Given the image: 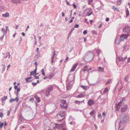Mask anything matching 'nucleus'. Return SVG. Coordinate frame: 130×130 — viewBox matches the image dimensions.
Returning <instances> with one entry per match:
<instances>
[{
  "mask_svg": "<svg viewBox=\"0 0 130 130\" xmlns=\"http://www.w3.org/2000/svg\"><path fill=\"white\" fill-rule=\"evenodd\" d=\"M95 112V111L94 110L91 111L90 113V114L91 115H92Z\"/></svg>",
  "mask_w": 130,
  "mask_h": 130,
  "instance_id": "40",
  "label": "nucleus"
},
{
  "mask_svg": "<svg viewBox=\"0 0 130 130\" xmlns=\"http://www.w3.org/2000/svg\"><path fill=\"white\" fill-rule=\"evenodd\" d=\"M91 11H92L91 9L90 8H88L85 11V12L87 14L89 13Z\"/></svg>",
  "mask_w": 130,
  "mask_h": 130,
  "instance_id": "23",
  "label": "nucleus"
},
{
  "mask_svg": "<svg viewBox=\"0 0 130 130\" xmlns=\"http://www.w3.org/2000/svg\"><path fill=\"white\" fill-rule=\"evenodd\" d=\"M18 96H17V97L15 99H14L15 101H16L17 102H18L19 101V99H18Z\"/></svg>",
  "mask_w": 130,
  "mask_h": 130,
  "instance_id": "52",
  "label": "nucleus"
},
{
  "mask_svg": "<svg viewBox=\"0 0 130 130\" xmlns=\"http://www.w3.org/2000/svg\"><path fill=\"white\" fill-rule=\"evenodd\" d=\"M4 125V123H1L0 124V128H2V126Z\"/></svg>",
  "mask_w": 130,
  "mask_h": 130,
  "instance_id": "54",
  "label": "nucleus"
},
{
  "mask_svg": "<svg viewBox=\"0 0 130 130\" xmlns=\"http://www.w3.org/2000/svg\"><path fill=\"white\" fill-rule=\"evenodd\" d=\"M66 115V111L65 110H61L58 112L56 116V117L58 119L64 117L62 119L58 120L59 121L61 122L64 119Z\"/></svg>",
  "mask_w": 130,
  "mask_h": 130,
  "instance_id": "2",
  "label": "nucleus"
},
{
  "mask_svg": "<svg viewBox=\"0 0 130 130\" xmlns=\"http://www.w3.org/2000/svg\"><path fill=\"white\" fill-rule=\"evenodd\" d=\"M78 64L77 63H76L72 67L71 69V72H73L75 70V68L77 67V66Z\"/></svg>",
  "mask_w": 130,
  "mask_h": 130,
  "instance_id": "15",
  "label": "nucleus"
},
{
  "mask_svg": "<svg viewBox=\"0 0 130 130\" xmlns=\"http://www.w3.org/2000/svg\"><path fill=\"white\" fill-rule=\"evenodd\" d=\"M11 1L12 3L15 4L20 3L21 2L20 0H11Z\"/></svg>",
  "mask_w": 130,
  "mask_h": 130,
  "instance_id": "16",
  "label": "nucleus"
},
{
  "mask_svg": "<svg viewBox=\"0 0 130 130\" xmlns=\"http://www.w3.org/2000/svg\"><path fill=\"white\" fill-rule=\"evenodd\" d=\"M91 32L94 35H96L97 34V31L95 30H92Z\"/></svg>",
  "mask_w": 130,
  "mask_h": 130,
  "instance_id": "31",
  "label": "nucleus"
},
{
  "mask_svg": "<svg viewBox=\"0 0 130 130\" xmlns=\"http://www.w3.org/2000/svg\"><path fill=\"white\" fill-rule=\"evenodd\" d=\"M123 30L124 32H128L130 31V27L127 26L123 29Z\"/></svg>",
  "mask_w": 130,
  "mask_h": 130,
  "instance_id": "10",
  "label": "nucleus"
},
{
  "mask_svg": "<svg viewBox=\"0 0 130 130\" xmlns=\"http://www.w3.org/2000/svg\"><path fill=\"white\" fill-rule=\"evenodd\" d=\"M34 100V99L33 97H31L29 100V101L31 102V103H33Z\"/></svg>",
  "mask_w": 130,
  "mask_h": 130,
  "instance_id": "35",
  "label": "nucleus"
},
{
  "mask_svg": "<svg viewBox=\"0 0 130 130\" xmlns=\"http://www.w3.org/2000/svg\"><path fill=\"white\" fill-rule=\"evenodd\" d=\"M101 51L100 50H96V53L97 54L99 55L101 53Z\"/></svg>",
  "mask_w": 130,
  "mask_h": 130,
  "instance_id": "38",
  "label": "nucleus"
},
{
  "mask_svg": "<svg viewBox=\"0 0 130 130\" xmlns=\"http://www.w3.org/2000/svg\"><path fill=\"white\" fill-rule=\"evenodd\" d=\"M85 97V95L84 94L81 93L78 94L77 96L76 97L77 98H82L84 97Z\"/></svg>",
  "mask_w": 130,
  "mask_h": 130,
  "instance_id": "20",
  "label": "nucleus"
},
{
  "mask_svg": "<svg viewBox=\"0 0 130 130\" xmlns=\"http://www.w3.org/2000/svg\"><path fill=\"white\" fill-rule=\"evenodd\" d=\"M108 91V89L107 88H106L104 90V92L105 93Z\"/></svg>",
  "mask_w": 130,
  "mask_h": 130,
  "instance_id": "43",
  "label": "nucleus"
},
{
  "mask_svg": "<svg viewBox=\"0 0 130 130\" xmlns=\"http://www.w3.org/2000/svg\"><path fill=\"white\" fill-rule=\"evenodd\" d=\"M125 98H123L122 99V100L120 101H122V103L123 102V103H124V102L125 101Z\"/></svg>",
  "mask_w": 130,
  "mask_h": 130,
  "instance_id": "50",
  "label": "nucleus"
},
{
  "mask_svg": "<svg viewBox=\"0 0 130 130\" xmlns=\"http://www.w3.org/2000/svg\"><path fill=\"white\" fill-rule=\"evenodd\" d=\"M27 78H25V79L26 81L27 82H31L32 81V80H29V79H28V80H26V79Z\"/></svg>",
  "mask_w": 130,
  "mask_h": 130,
  "instance_id": "41",
  "label": "nucleus"
},
{
  "mask_svg": "<svg viewBox=\"0 0 130 130\" xmlns=\"http://www.w3.org/2000/svg\"><path fill=\"white\" fill-rule=\"evenodd\" d=\"M92 13H93L92 11H91L90 12V13H89L87 14H86V16H90V15H91V14H92Z\"/></svg>",
  "mask_w": 130,
  "mask_h": 130,
  "instance_id": "36",
  "label": "nucleus"
},
{
  "mask_svg": "<svg viewBox=\"0 0 130 130\" xmlns=\"http://www.w3.org/2000/svg\"><path fill=\"white\" fill-rule=\"evenodd\" d=\"M87 68H88L87 66H85L84 67L83 69H82L81 71V72L82 71H83L84 72H85V71H86V70H87Z\"/></svg>",
  "mask_w": 130,
  "mask_h": 130,
  "instance_id": "25",
  "label": "nucleus"
},
{
  "mask_svg": "<svg viewBox=\"0 0 130 130\" xmlns=\"http://www.w3.org/2000/svg\"><path fill=\"white\" fill-rule=\"evenodd\" d=\"M47 78H49V77H47V76H46L45 77H44L43 78V79H47Z\"/></svg>",
  "mask_w": 130,
  "mask_h": 130,
  "instance_id": "62",
  "label": "nucleus"
},
{
  "mask_svg": "<svg viewBox=\"0 0 130 130\" xmlns=\"http://www.w3.org/2000/svg\"><path fill=\"white\" fill-rule=\"evenodd\" d=\"M94 58L93 53L89 51L86 52L83 56L84 60L86 62L91 61Z\"/></svg>",
  "mask_w": 130,
  "mask_h": 130,
  "instance_id": "1",
  "label": "nucleus"
},
{
  "mask_svg": "<svg viewBox=\"0 0 130 130\" xmlns=\"http://www.w3.org/2000/svg\"><path fill=\"white\" fill-rule=\"evenodd\" d=\"M69 79L68 80L69 82L72 83V84H73L74 83V77L73 75L69 74L68 75Z\"/></svg>",
  "mask_w": 130,
  "mask_h": 130,
  "instance_id": "6",
  "label": "nucleus"
},
{
  "mask_svg": "<svg viewBox=\"0 0 130 130\" xmlns=\"http://www.w3.org/2000/svg\"><path fill=\"white\" fill-rule=\"evenodd\" d=\"M128 35L129 34H122L120 37L121 40L123 41L124 40L126 39Z\"/></svg>",
  "mask_w": 130,
  "mask_h": 130,
  "instance_id": "9",
  "label": "nucleus"
},
{
  "mask_svg": "<svg viewBox=\"0 0 130 130\" xmlns=\"http://www.w3.org/2000/svg\"><path fill=\"white\" fill-rule=\"evenodd\" d=\"M60 106L61 107V108L63 109H67V105H62L61 104H60Z\"/></svg>",
  "mask_w": 130,
  "mask_h": 130,
  "instance_id": "24",
  "label": "nucleus"
},
{
  "mask_svg": "<svg viewBox=\"0 0 130 130\" xmlns=\"http://www.w3.org/2000/svg\"><path fill=\"white\" fill-rule=\"evenodd\" d=\"M73 5L74 6V9H75L76 7V5H75L74 3H73Z\"/></svg>",
  "mask_w": 130,
  "mask_h": 130,
  "instance_id": "58",
  "label": "nucleus"
},
{
  "mask_svg": "<svg viewBox=\"0 0 130 130\" xmlns=\"http://www.w3.org/2000/svg\"><path fill=\"white\" fill-rule=\"evenodd\" d=\"M94 102L93 100L91 99H90L88 101V104L89 106H91L92 105L94 104Z\"/></svg>",
  "mask_w": 130,
  "mask_h": 130,
  "instance_id": "13",
  "label": "nucleus"
},
{
  "mask_svg": "<svg viewBox=\"0 0 130 130\" xmlns=\"http://www.w3.org/2000/svg\"><path fill=\"white\" fill-rule=\"evenodd\" d=\"M67 5L70 6L71 5L69 3L68 1L67 0H66L65 1Z\"/></svg>",
  "mask_w": 130,
  "mask_h": 130,
  "instance_id": "47",
  "label": "nucleus"
},
{
  "mask_svg": "<svg viewBox=\"0 0 130 130\" xmlns=\"http://www.w3.org/2000/svg\"><path fill=\"white\" fill-rule=\"evenodd\" d=\"M128 107V106L127 105H124L122 107H121L120 109L121 112L123 113L126 112Z\"/></svg>",
  "mask_w": 130,
  "mask_h": 130,
  "instance_id": "7",
  "label": "nucleus"
},
{
  "mask_svg": "<svg viewBox=\"0 0 130 130\" xmlns=\"http://www.w3.org/2000/svg\"><path fill=\"white\" fill-rule=\"evenodd\" d=\"M121 121L120 120V121L119 122H118V125H116V123H115V128L117 129L118 130L120 128V124L121 123Z\"/></svg>",
  "mask_w": 130,
  "mask_h": 130,
  "instance_id": "14",
  "label": "nucleus"
},
{
  "mask_svg": "<svg viewBox=\"0 0 130 130\" xmlns=\"http://www.w3.org/2000/svg\"><path fill=\"white\" fill-rule=\"evenodd\" d=\"M32 84L33 86H36L37 84V83H36L32 82Z\"/></svg>",
  "mask_w": 130,
  "mask_h": 130,
  "instance_id": "51",
  "label": "nucleus"
},
{
  "mask_svg": "<svg viewBox=\"0 0 130 130\" xmlns=\"http://www.w3.org/2000/svg\"><path fill=\"white\" fill-rule=\"evenodd\" d=\"M18 88V86L17 85H15L14 86V88L15 89H17Z\"/></svg>",
  "mask_w": 130,
  "mask_h": 130,
  "instance_id": "64",
  "label": "nucleus"
},
{
  "mask_svg": "<svg viewBox=\"0 0 130 130\" xmlns=\"http://www.w3.org/2000/svg\"><path fill=\"white\" fill-rule=\"evenodd\" d=\"M2 15L3 17H5L7 18L9 17V14L8 12H6L4 14H3Z\"/></svg>",
  "mask_w": 130,
  "mask_h": 130,
  "instance_id": "22",
  "label": "nucleus"
},
{
  "mask_svg": "<svg viewBox=\"0 0 130 130\" xmlns=\"http://www.w3.org/2000/svg\"><path fill=\"white\" fill-rule=\"evenodd\" d=\"M5 68H6V67L5 66V65H4L3 66V71L2 72V73H3V72L4 71H5Z\"/></svg>",
  "mask_w": 130,
  "mask_h": 130,
  "instance_id": "48",
  "label": "nucleus"
},
{
  "mask_svg": "<svg viewBox=\"0 0 130 130\" xmlns=\"http://www.w3.org/2000/svg\"><path fill=\"white\" fill-rule=\"evenodd\" d=\"M60 102L62 105H67L66 101L65 100H61L60 101Z\"/></svg>",
  "mask_w": 130,
  "mask_h": 130,
  "instance_id": "17",
  "label": "nucleus"
},
{
  "mask_svg": "<svg viewBox=\"0 0 130 130\" xmlns=\"http://www.w3.org/2000/svg\"><path fill=\"white\" fill-rule=\"evenodd\" d=\"M24 120L22 117L21 114H20L19 116L18 119V122L20 124L24 122Z\"/></svg>",
  "mask_w": 130,
  "mask_h": 130,
  "instance_id": "8",
  "label": "nucleus"
},
{
  "mask_svg": "<svg viewBox=\"0 0 130 130\" xmlns=\"http://www.w3.org/2000/svg\"><path fill=\"white\" fill-rule=\"evenodd\" d=\"M37 68H36L35 69L34 71L31 72L30 73V75L32 76L34 75L35 74H36L37 72Z\"/></svg>",
  "mask_w": 130,
  "mask_h": 130,
  "instance_id": "19",
  "label": "nucleus"
},
{
  "mask_svg": "<svg viewBox=\"0 0 130 130\" xmlns=\"http://www.w3.org/2000/svg\"><path fill=\"white\" fill-rule=\"evenodd\" d=\"M84 100L83 101H78L77 100V101H75V103L76 104H80V103L81 102H84Z\"/></svg>",
  "mask_w": 130,
  "mask_h": 130,
  "instance_id": "28",
  "label": "nucleus"
},
{
  "mask_svg": "<svg viewBox=\"0 0 130 130\" xmlns=\"http://www.w3.org/2000/svg\"><path fill=\"white\" fill-rule=\"evenodd\" d=\"M121 41L122 40H121V38H117L115 40L116 43L118 44H119Z\"/></svg>",
  "mask_w": 130,
  "mask_h": 130,
  "instance_id": "18",
  "label": "nucleus"
},
{
  "mask_svg": "<svg viewBox=\"0 0 130 130\" xmlns=\"http://www.w3.org/2000/svg\"><path fill=\"white\" fill-rule=\"evenodd\" d=\"M98 69L99 71L103 72L104 71V69L103 68L101 67H99Z\"/></svg>",
  "mask_w": 130,
  "mask_h": 130,
  "instance_id": "26",
  "label": "nucleus"
},
{
  "mask_svg": "<svg viewBox=\"0 0 130 130\" xmlns=\"http://www.w3.org/2000/svg\"><path fill=\"white\" fill-rule=\"evenodd\" d=\"M50 76L48 77H49V78H52V77H53V74L51 73L50 74Z\"/></svg>",
  "mask_w": 130,
  "mask_h": 130,
  "instance_id": "49",
  "label": "nucleus"
},
{
  "mask_svg": "<svg viewBox=\"0 0 130 130\" xmlns=\"http://www.w3.org/2000/svg\"><path fill=\"white\" fill-rule=\"evenodd\" d=\"M41 71L42 72V74L43 75L45 76V74L43 69H42L41 70Z\"/></svg>",
  "mask_w": 130,
  "mask_h": 130,
  "instance_id": "34",
  "label": "nucleus"
},
{
  "mask_svg": "<svg viewBox=\"0 0 130 130\" xmlns=\"http://www.w3.org/2000/svg\"><path fill=\"white\" fill-rule=\"evenodd\" d=\"M129 78V77L128 76H126L124 78V80L126 81V82H127V80Z\"/></svg>",
  "mask_w": 130,
  "mask_h": 130,
  "instance_id": "32",
  "label": "nucleus"
},
{
  "mask_svg": "<svg viewBox=\"0 0 130 130\" xmlns=\"http://www.w3.org/2000/svg\"><path fill=\"white\" fill-rule=\"evenodd\" d=\"M3 113L2 112L0 113V117L2 118L3 117Z\"/></svg>",
  "mask_w": 130,
  "mask_h": 130,
  "instance_id": "56",
  "label": "nucleus"
},
{
  "mask_svg": "<svg viewBox=\"0 0 130 130\" xmlns=\"http://www.w3.org/2000/svg\"><path fill=\"white\" fill-rule=\"evenodd\" d=\"M81 87L83 89H87V86H84L83 85H81Z\"/></svg>",
  "mask_w": 130,
  "mask_h": 130,
  "instance_id": "33",
  "label": "nucleus"
},
{
  "mask_svg": "<svg viewBox=\"0 0 130 130\" xmlns=\"http://www.w3.org/2000/svg\"><path fill=\"white\" fill-rule=\"evenodd\" d=\"M15 101L14 99H13L11 98L9 100V102L11 103H12L13 101Z\"/></svg>",
  "mask_w": 130,
  "mask_h": 130,
  "instance_id": "39",
  "label": "nucleus"
},
{
  "mask_svg": "<svg viewBox=\"0 0 130 130\" xmlns=\"http://www.w3.org/2000/svg\"><path fill=\"white\" fill-rule=\"evenodd\" d=\"M111 81V79H109L107 82L106 84L107 85L110 83Z\"/></svg>",
  "mask_w": 130,
  "mask_h": 130,
  "instance_id": "46",
  "label": "nucleus"
},
{
  "mask_svg": "<svg viewBox=\"0 0 130 130\" xmlns=\"http://www.w3.org/2000/svg\"><path fill=\"white\" fill-rule=\"evenodd\" d=\"M79 25L78 24H76L75 25L74 27L75 28H77L78 27Z\"/></svg>",
  "mask_w": 130,
  "mask_h": 130,
  "instance_id": "55",
  "label": "nucleus"
},
{
  "mask_svg": "<svg viewBox=\"0 0 130 130\" xmlns=\"http://www.w3.org/2000/svg\"><path fill=\"white\" fill-rule=\"evenodd\" d=\"M5 35L3 34V35L0 37V40L2 41L3 40Z\"/></svg>",
  "mask_w": 130,
  "mask_h": 130,
  "instance_id": "45",
  "label": "nucleus"
},
{
  "mask_svg": "<svg viewBox=\"0 0 130 130\" xmlns=\"http://www.w3.org/2000/svg\"><path fill=\"white\" fill-rule=\"evenodd\" d=\"M34 98H35L37 101L39 102L40 101V98L37 95H36L34 96Z\"/></svg>",
  "mask_w": 130,
  "mask_h": 130,
  "instance_id": "21",
  "label": "nucleus"
},
{
  "mask_svg": "<svg viewBox=\"0 0 130 130\" xmlns=\"http://www.w3.org/2000/svg\"><path fill=\"white\" fill-rule=\"evenodd\" d=\"M11 110H8V112H7V115L8 116L10 114V110H11Z\"/></svg>",
  "mask_w": 130,
  "mask_h": 130,
  "instance_id": "57",
  "label": "nucleus"
},
{
  "mask_svg": "<svg viewBox=\"0 0 130 130\" xmlns=\"http://www.w3.org/2000/svg\"><path fill=\"white\" fill-rule=\"evenodd\" d=\"M112 9L114 10H116L118 11H119V10L118 9V8L116 7L115 6H112Z\"/></svg>",
  "mask_w": 130,
  "mask_h": 130,
  "instance_id": "29",
  "label": "nucleus"
},
{
  "mask_svg": "<svg viewBox=\"0 0 130 130\" xmlns=\"http://www.w3.org/2000/svg\"><path fill=\"white\" fill-rule=\"evenodd\" d=\"M122 83V81L120 80V81H119L117 84V86L118 85V84H119V83L121 84Z\"/></svg>",
  "mask_w": 130,
  "mask_h": 130,
  "instance_id": "59",
  "label": "nucleus"
},
{
  "mask_svg": "<svg viewBox=\"0 0 130 130\" xmlns=\"http://www.w3.org/2000/svg\"><path fill=\"white\" fill-rule=\"evenodd\" d=\"M3 54L4 55L3 57L5 58H7L8 56V58L9 59L10 57V53L9 52H7L6 54L3 53Z\"/></svg>",
  "mask_w": 130,
  "mask_h": 130,
  "instance_id": "11",
  "label": "nucleus"
},
{
  "mask_svg": "<svg viewBox=\"0 0 130 130\" xmlns=\"http://www.w3.org/2000/svg\"><path fill=\"white\" fill-rule=\"evenodd\" d=\"M7 99V96H4V97L2 98V99L3 101H5Z\"/></svg>",
  "mask_w": 130,
  "mask_h": 130,
  "instance_id": "42",
  "label": "nucleus"
},
{
  "mask_svg": "<svg viewBox=\"0 0 130 130\" xmlns=\"http://www.w3.org/2000/svg\"><path fill=\"white\" fill-rule=\"evenodd\" d=\"M122 105V101H120L119 103L116 105V109L118 111L119 110L120 108Z\"/></svg>",
  "mask_w": 130,
  "mask_h": 130,
  "instance_id": "12",
  "label": "nucleus"
},
{
  "mask_svg": "<svg viewBox=\"0 0 130 130\" xmlns=\"http://www.w3.org/2000/svg\"><path fill=\"white\" fill-rule=\"evenodd\" d=\"M109 18H107L106 19V21L107 22H108L109 21Z\"/></svg>",
  "mask_w": 130,
  "mask_h": 130,
  "instance_id": "63",
  "label": "nucleus"
},
{
  "mask_svg": "<svg viewBox=\"0 0 130 130\" xmlns=\"http://www.w3.org/2000/svg\"><path fill=\"white\" fill-rule=\"evenodd\" d=\"M121 3V1L118 0L117 1V4L118 5H120Z\"/></svg>",
  "mask_w": 130,
  "mask_h": 130,
  "instance_id": "44",
  "label": "nucleus"
},
{
  "mask_svg": "<svg viewBox=\"0 0 130 130\" xmlns=\"http://www.w3.org/2000/svg\"><path fill=\"white\" fill-rule=\"evenodd\" d=\"M127 58V56L123 57L121 56L117 59L116 62L117 64H121L124 62Z\"/></svg>",
  "mask_w": 130,
  "mask_h": 130,
  "instance_id": "3",
  "label": "nucleus"
},
{
  "mask_svg": "<svg viewBox=\"0 0 130 130\" xmlns=\"http://www.w3.org/2000/svg\"><path fill=\"white\" fill-rule=\"evenodd\" d=\"M87 33V31L86 30H85L83 32V34H86Z\"/></svg>",
  "mask_w": 130,
  "mask_h": 130,
  "instance_id": "53",
  "label": "nucleus"
},
{
  "mask_svg": "<svg viewBox=\"0 0 130 130\" xmlns=\"http://www.w3.org/2000/svg\"><path fill=\"white\" fill-rule=\"evenodd\" d=\"M2 30L3 32V34L5 35L7 33L6 31L5 30L4 28H2Z\"/></svg>",
  "mask_w": 130,
  "mask_h": 130,
  "instance_id": "30",
  "label": "nucleus"
},
{
  "mask_svg": "<svg viewBox=\"0 0 130 130\" xmlns=\"http://www.w3.org/2000/svg\"><path fill=\"white\" fill-rule=\"evenodd\" d=\"M126 18L129 15V11L128 8L126 10Z\"/></svg>",
  "mask_w": 130,
  "mask_h": 130,
  "instance_id": "27",
  "label": "nucleus"
},
{
  "mask_svg": "<svg viewBox=\"0 0 130 130\" xmlns=\"http://www.w3.org/2000/svg\"><path fill=\"white\" fill-rule=\"evenodd\" d=\"M54 87L51 86L50 87H48L46 90L45 94L46 95L48 96L50 95V93L52 91Z\"/></svg>",
  "mask_w": 130,
  "mask_h": 130,
  "instance_id": "5",
  "label": "nucleus"
},
{
  "mask_svg": "<svg viewBox=\"0 0 130 130\" xmlns=\"http://www.w3.org/2000/svg\"><path fill=\"white\" fill-rule=\"evenodd\" d=\"M68 79L69 77H67V79L66 81L67 89V90H70L72 87L73 85V84H72V83L69 82V81L68 80Z\"/></svg>",
  "mask_w": 130,
  "mask_h": 130,
  "instance_id": "4",
  "label": "nucleus"
},
{
  "mask_svg": "<svg viewBox=\"0 0 130 130\" xmlns=\"http://www.w3.org/2000/svg\"><path fill=\"white\" fill-rule=\"evenodd\" d=\"M34 64L36 65V68H37V62L36 61L35 62V63H34Z\"/></svg>",
  "mask_w": 130,
  "mask_h": 130,
  "instance_id": "60",
  "label": "nucleus"
},
{
  "mask_svg": "<svg viewBox=\"0 0 130 130\" xmlns=\"http://www.w3.org/2000/svg\"><path fill=\"white\" fill-rule=\"evenodd\" d=\"M93 0H89L88 1V4L89 5L91 4L93 2Z\"/></svg>",
  "mask_w": 130,
  "mask_h": 130,
  "instance_id": "37",
  "label": "nucleus"
},
{
  "mask_svg": "<svg viewBox=\"0 0 130 130\" xmlns=\"http://www.w3.org/2000/svg\"><path fill=\"white\" fill-rule=\"evenodd\" d=\"M17 89V92H19V91L20 90V89L19 88H18Z\"/></svg>",
  "mask_w": 130,
  "mask_h": 130,
  "instance_id": "61",
  "label": "nucleus"
}]
</instances>
